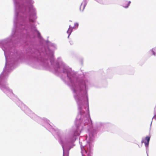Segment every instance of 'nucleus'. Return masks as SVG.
I'll return each mask as SVG.
<instances>
[{"mask_svg": "<svg viewBox=\"0 0 156 156\" xmlns=\"http://www.w3.org/2000/svg\"><path fill=\"white\" fill-rule=\"evenodd\" d=\"M154 51H156V48H153L150 51L151 53H153V55H155V53L154 52Z\"/></svg>", "mask_w": 156, "mask_h": 156, "instance_id": "nucleus-4", "label": "nucleus"}, {"mask_svg": "<svg viewBox=\"0 0 156 156\" xmlns=\"http://www.w3.org/2000/svg\"><path fill=\"white\" fill-rule=\"evenodd\" d=\"M150 136H146L145 140H143L142 141V143H144L146 147L148 146L149 144V143L150 141Z\"/></svg>", "mask_w": 156, "mask_h": 156, "instance_id": "nucleus-1", "label": "nucleus"}, {"mask_svg": "<svg viewBox=\"0 0 156 156\" xmlns=\"http://www.w3.org/2000/svg\"><path fill=\"white\" fill-rule=\"evenodd\" d=\"M72 31V28H71L70 26L69 27V28L68 29V30L67 31V33L69 34V35L68 37H69V35L70 34Z\"/></svg>", "mask_w": 156, "mask_h": 156, "instance_id": "nucleus-3", "label": "nucleus"}, {"mask_svg": "<svg viewBox=\"0 0 156 156\" xmlns=\"http://www.w3.org/2000/svg\"><path fill=\"white\" fill-rule=\"evenodd\" d=\"M63 156H68V155H63Z\"/></svg>", "mask_w": 156, "mask_h": 156, "instance_id": "nucleus-6", "label": "nucleus"}, {"mask_svg": "<svg viewBox=\"0 0 156 156\" xmlns=\"http://www.w3.org/2000/svg\"><path fill=\"white\" fill-rule=\"evenodd\" d=\"M75 25L76 26H77V27H78V24L77 23H76Z\"/></svg>", "mask_w": 156, "mask_h": 156, "instance_id": "nucleus-5", "label": "nucleus"}, {"mask_svg": "<svg viewBox=\"0 0 156 156\" xmlns=\"http://www.w3.org/2000/svg\"><path fill=\"white\" fill-rule=\"evenodd\" d=\"M131 2L130 1H125L123 2V6L125 8L128 7V6L130 4Z\"/></svg>", "mask_w": 156, "mask_h": 156, "instance_id": "nucleus-2", "label": "nucleus"}, {"mask_svg": "<svg viewBox=\"0 0 156 156\" xmlns=\"http://www.w3.org/2000/svg\"><path fill=\"white\" fill-rule=\"evenodd\" d=\"M70 44H73V43L72 44L71 43H70Z\"/></svg>", "mask_w": 156, "mask_h": 156, "instance_id": "nucleus-7", "label": "nucleus"}]
</instances>
